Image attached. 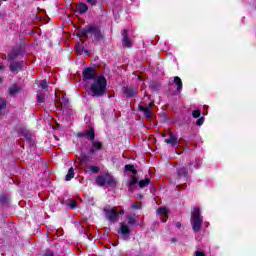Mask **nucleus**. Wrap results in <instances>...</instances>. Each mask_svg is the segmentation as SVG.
Listing matches in <instances>:
<instances>
[{"mask_svg":"<svg viewBox=\"0 0 256 256\" xmlns=\"http://www.w3.org/2000/svg\"><path fill=\"white\" fill-rule=\"evenodd\" d=\"M25 55V49L23 47H15L8 54V62L10 63L9 68L11 73H18V71H23V67H25L24 60H17L23 58Z\"/></svg>","mask_w":256,"mask_h":256,"instance_id":"1","label":"nucleus"},{"mask_svg":"<svg viewBox=\"0 0 256 256\" xmlns=\"http://www.w3.org/2000/svg\"><path fill=\"white\" fill-rule=\"evenodd\" d=\"M80 39H92L94 43H99L104 35L101 32V27L97 25H87L78 32Z\"/></svg>","mask_w":256,"mask_h":256,"instance_id":"2","label":"nucleus"},{"mask_svg":"<svg viewBox=\"0 0 256 256\" xmlns=\"http://www.w3.org/2000/svg\"><path fill=\"white\" fill-rule=\"evenodd\" d=\"M90 91L92 97H103L107 93V78L98 76L91 84Z\"/></svg>","mask_w":256,"mask_h":256,"instance_id":"3","label":"nucleus"},{"mask_svg":"<svg viewBox=\"0 0 256 256\" xmlns=\"http://www.w3.org/2000/svg\"><path fill=\"white\" fill-rule=\"evenodd\" d=\"M190 223L192 225V231L199 233L201 227H203V216H201V208L195 207L191 212Z\"/></svg>","mask_w":256,"mask_h":256,"instance_id":"4","label":"nucleus"},{"mask_svg":"<svg viewBox=\"0 0 256 256\" xmlns=\"http://www.w3.org/2000/svg\"><path fill=\"white\" fill-rule=\"evenodd\" d=\"M150 183L151 178L149 177L140 181L136 177H133L130 179V182L128 183V191L133 193L137 188V184L139 185L140 189H145V187H147Z\"/></svg>","mask_w":256,"mask_h":256,"instance_id":"5","label":"nucleus"},{"mask_svg":"<svg viewBox=\"0 0 256 256\" xmlns=\"http://www.w3.org/2000/svg\"><path fill=\"white\" fill-rule=\"evenodd\" d=\"M96 184L99 187H105V185H108L109 187H115L116 182L115 179L109 174L106 175H99L96 177Z\"/></svg>","mask_w":256,"mask_h":256,"instance_id":"6","label":"nucleus"},{"mask_svg":"<svg viewBox=\"0 0 256 256\" xmlns=\"http://www.w3.org/2000/svg\"><path fill=\"white\" fill-rule=\"evenodd\" d=\"M183 91V81L181 78L176 76L174 77V81L169 83V93L171 95H179Z\"/></svg>","mask_w":256,"mask_h":256,"instance_id":"7","label":"nucleus"},{"mask_svg":"<svg viewBox=\"0 0 256 256\" xmlns=\"http://www.w3.org/2000/svg\"><path fill=\"white\" fill-rule=\"evenodd\" d=\"M105 217L109 223H115L119 219V212L115 208L105 207L103 209Z\"/></svg>","mask_w":256,"mask_h":256,"instance_id":"8","label":"nucleus"},{"mask_svg":"<svg viewBox=\"0 0 256 256\" xmlns=\"http://www.w3.org/2000/svg\"><path fill=\"white\" fill-rule=\"evenodd\" d=\"M82 77L83 81L87 83L88 81H95L99 76L95 72V69H93L92 67H87L83 70Z\"/></svg>","mask_w":256,"mask_h":256,"instance_id":"9","label":"nucleus"},{"mask_svg":"<svg viewBox=\"0 0 256 256\" xmlns=\"http://www.w3.org/2000/svg\"><path fill=\"white\" fill-rule=\"evenodd\" d=\"M117 233L121 235L123 241H129L131 239V228L127 224H120V228Z\"/></svg>","mask_w":256,"mask_h":256,"instance_id":"10","label":"nucleus"},{"mask_svg":"<svg viewBox=\"0 0 256 256\" xmlns=\"http://www.w3.org/2000/svg\"><path fill=\"white\" fill-rule=\"evenodd\" d=\"M165 143H167L168 145H171V147H179V145H181V140H179V137H177L175 134H173L172 132L169 133L168 138H166Z\"/></svg>","mask_w":256,"mask_h":256,"instance_id":"11","label":"nucleus"},{"mask_svg":"<svg viewBox=\"0 0 256 256\" xmlns=\"http://www.w3.org/2000/svg\"><path fill=\"white\" fill-rule=\"evenodd\" d=\"M151 107H153V102H150L146 107L141 105L139 106V111L144 113V117H146V119H151L152 117Z\"/></svg>","mask_w":256,"mask_h":256,"instance_id":"12","label":"nucleus"},{"mask_svg":"<svg viewBox=\"0 0 256 256\" xmlns=\"http://www.w3.org/2000/svg\"><path fill=\"white\" fill-rule=\"evenodd\" d=\"M122 45L123 47H126L127 49H131L133 47V43H131V40L129 39V36L127 35V30H122Z\"/></svg>","mask_w":256,"mask_h":256,"instance_id":"13","label":"nucleus"},{"mask_svg":"<svg viewBox=\"0 0 256 256\" xmlns=\"http://www.w3.org/2000/svg\"><path fill=\"white\" fill-rule=\"evenodd\" d=\"M123 93L124 95H126V97H137V95H139V91L137 90V88L133 87H124Z\"/></svg>","mask_w":256,"mask_h":256,"instance_id":"14","label":"nucleus"},{"mask_svg":"<svg viewBox=\"0 0 256 256\" xmlns=\"http://www.w3.org/2000/svg\"><path fill=\"white\" fill-rule=\"evenodd\" d=\"M101 149H103V144L99 141H92V146L90 148V154L91 155H95L97 153V151H101Z\"/></svg>","mask_w":256,"mask_h":256,"instance_id":"15","label":"nucleus"},{"mask_svg":"<svg viewBox=\"0 0 256 256\" xmlns=\"http://www.w3.org/2000/svg\"><path fill=\"white\" fill-rule=\"evenodd\" d=\"M78 137H87L90 141H95V130L91 128L90 130L79 134Z\"/></svg>","mask_w":256,"mask_h":256,"instance_id":"16","label":"nucleus"},{"mask_svg":"<svg viewBox=\"0 0 256 256\" xmlns=\"http://www.w3.org/2000/svg\"><path fill=\"white\" fill-rule=\"evenodd\" d=\"M76 10L80 15H85V13L89 11V6H87L85 3H80L76 6Z\"/></svg>","mask_w":256,"mask_h":256,"instance_id":"17","label":"nucleus"},{"mask_svg":"<svg viewBox=\"0 0 256 256\" xmlns=\"http://www.w3.org/2000/svg\"><path fill=\"white\" fill-rule=\"evenodd\" d=\"M188 175H189V170H187V167L183 166L178 170V177L180 179H187Z\"/></svg>","mask_w":256,"mask_h":256,"instance_id":"18","label":"nucleus"},{"mask_svg":"<svg viewBox=\"0 0 256 256\" xmlns=\"http://www.w3.org/2000/svg\"><path fill=\"white\" fill-rule=\"evenodd\" d=\"M128 225H136L137 224V216L135 214H129L126 216Z\"/></svg>","mask_w":256,"mask_h":256,"instance_id":"19","label":"nucleus"},{"mask_svg":"<svg viewBox=\"0 0 256 256\" xmlns=\"http://www.w3.org/2000/svg\"><path fill=\"white\" fill-rule=\"evenodd\" d=\"M19 91H21V87L17 86V84H13L9 88V95H17V93H19Z\"/></svg>","mask_w":256,"mask_h":256,"instance_id":"20","label":"nucleus"},{"mask_svg":"<svg viewBox=\"0 0 256 256\" xmlns=\"http://www.w3.org/2000/svg\"><path fill=\"white\" fill-rule=\"evenodd\" d=\"M75 177V169L73 167L69 168L68 173L65 176V181H71Z\"/></svg>","mask_w":256,"mask_h":256,"instance_id":"21","label":"nucleus"},{"mask_svg":"<svg viewBox=\"0 0 256 256\" xmlns=\"http://www.w3.org/2000/svg\"><path fill=\"white\" fill-rule=\"evenodd\" d=\"M124 171H130L132 175H137V170L135 169V166L133 164H127L124 167Z\"/></svg>","mask_w":256,"mask_h":256,"instance_id":"22","label":"nucleus"},{"mask_svg":"<svg viewBox=\"0 0 256 256\" xmlns=\"http://www.w3.org/2000/svg\"><path fill=\"white\" fill-rule=\"evenodd\" d=\"M3 109H7V100L0 98V115Z\"/></svg>","mask_w":256,"mask_h":256,"instance_id":"23","label":"nucleus"},{"mask_svg":"<svg viewBox=\"0 0 256 256\" xmlns=\"http://www.w3.org/2000/svg\"><path fill=\"white\" fill-rule=\"evenodd\" d=\"M66 204L69 205L70 209H77V202L73 199L68 200Z\"/></svg>","mask_w":256,"mask_h":256,"instance_id":"24","label":"nucleus"},{"mask_svg":"<svg viewBox=\"0 0 256 256\" xmlns=\"http://www.w3.org/2000/svg\"><path fill=\"white\" fill-rule=\"evenodd\" d=\"M157 213H158V215H167V213H169V209H167V208H158Z\"/></svg>","mask_w":256,"mask_h":256,"instance_id":"25","label":"nucleus"},{"mask_svg":"<svg viewBox=\"0 0 256 256\" xmlns=\"http://www.w3.org/2000/svg\"><path fill=\"white\" fill-rule=\"evenodd\" d=\"M192 117L194 118V119H199V117H201V110H194V111H192Z\"/></svg>","mask_w":256,"mask_h":256,"instance_id":"26","label":"nucleus"},{"mask_svg":"<svg viewBox=\"0 0 256 256\" xmlns=\"http://www.w3.org/2000/svg\"><path fill=\"white\" fill-rule=\"evenodd\" d=\"M39 87H41V89H45L47 91V89H49V86L47 85V80L40 81Z\"/></svg>","mask_w":256,"mask_h":256,"instance_id":"27","label":"nucleus"},{"mask_svg":"<svg viewBox=\"0 0 256 256\" xmlns=\"http://www.w3.org/2000/svg\"><path fill=\"white\" fill-rule=\"evenodd\" d=\"M38 103L45 102V94H37Z\"/></svg>","mask_w":256,"mask_h":256,"instance_id":"28","label":"nucleus"},{"mask_svg":"<svg viewBox=\"0 0 256 256\" xmlns=\"http://www.w3.org/2000/svg\"><path fill=\"white\" fill-rule=\"evenodd\" d=\"M132 209H141V202H134L131 204Z\"/></svg>","mask_w":256,"mask_h":256,"instance_id":"29","label":"nucleus"},{"mask_svg":"<svg viewBox=\"0 0 256 256\" xmlns=\"http://www.w3.org/2000/svg\"><path fill=\"white\" fill-rule=\"evenodd\" d=\"M203 123H205V117H200L197 121H196V125L198 127H201V125H203Z\"/></svg>","mask_w":256,"mask_h":256,"instance_id":"30","label":"nucleus"},{"mask_svg":"<svg viewBox=\"0 0 256 256\" xmlns=\"http://www.w3.org/2000/svg\"><path fill=\"white\" fill-rule=\"evenodd\" d=\"M201 163H202L201 159L199 158L196 159L194 164V169H199L201 167Z\"/></svg>","mask_w":256,"mask_h":256,"instance_id":"31","label":"nucleus"},{"mask_svg":"<svg viewBox=\"0 0 256 256\" xmlns=\"http://www.w3.org/2000/svg\"><path fill=\"white\" fill-rule=\"evenodd\" d=\"M89 169L91 173H99V167L97 166H90Z\"/></svg>","mask_w":256,"mask_h":256,"instance_id":"32","label":"nucleus"},{"mask_svg":"<svg viewBox=\"0 0 256 256\" xmlns=\"http://www.w3.org/2000/svg\"><path fill=\"white\" fill-rule=\"evenodd\" d=\"M86 3L91 5V7H95V5H97V0H86Z\"/></svg>","mask_w":256,"mask_h":256,"instance_id":"33","label":"nucleus"},{"mask_svg":"<svg viewBox=\"0 0 256 256\" xmlns=\"http://www.w3.org/2000/svg\"><path fill=\"white\" fill-rule=\"evenodd\" d=\"M44 256H57V254L53 253L51 250H46Z\"/></svg>","mask_w":256,"mask_h":256,"instance_id":"34","label":"nucleus"},{"mask_svg":"<svg viewBox=\"0 0 256 256\" xmlns=\"http://www.w3.org/2000/svg\"><path fill=\"white\" fill-rule=\"evenodd\" d=\"M7 201H8V198L6 196H2L0 198V203H2V205H5V203H7Z\"/></svg>","mask_w":256,"mask_h":256,"instance_id":"35","label":"nucleus"},{"mask_svg":"<svg viewBox=\"0 0 256 256\" xmlns=\"http://www.w3.org/2000/svg\"><path fill=\"white\" fill-rule=\"evenodd\" d=\"M79 159H80V162H81V163H87V161H88L86 155L81 156Z\"/></svg>","mask_w":256,"mask_h":256,"instance_id":"36","label":"nucleus"},{"mask_svg":"<svg viewBox=\"0 0 256 256\" xmlns=\"http://www.w3.org/2000/svg\"><path fill=\"white\" fill-rule=\"evenodd\" d=\"M76 51H77V53H81V47L76 46Z\"/></svg>","mask_w":256,"mask_h":256,"instance_id":"37","label":"nucleus"},{"mask_svg":"<svg viewBox=\"0 0 256 256\" xmlns=\"http://www.w3.org/2000/svg\"><path fill=\"white\" fill-rule=\"evenodd\" d=\"M62 101H64V105H67V103H69L68 100H65V97L62 98Z\"/></svg>","mask_w":256,"mask_h":256,"instance_id":"38","label":"nucleus"},{"mask_svg":"<svg viewBox=\"0 0 256 256\" xmlns=\"http://www.w3.org/2000/svg\"><path fill=\"white\" fill-rule=\"evenodd\" d=\"M176 227H177V229H181V224H180V222H177V223H176Z\"/></svg>","mask_w":256,"mask_h":256,"instance_id":"39","label":"nucleus"},{"mask_svg":"<svg viewBox=\"0 0 256 256\" xmlns=\"http://www.w3.org/2000/svg\"><path fill=\"white\" fill-rule=\"evenodd\" d=\"M137 199H143V195L142 194H138L137 195Z\"/></svg>","mask_w":256,"mask_h":256,"instance_id":"40","label":"nucleus"},{"mask_svg":"<svg viewBox=\"0 0 256 256\" xmlns=\"http://www.w3.org/2000/svg\"><path fill=\"white\" fill-rule=\"evenodd\" d=\"M120 215H125V210H120Z\"/></svg>","mask_w":256,"mask_h":256,"instance_id":"41","label":"nucleus"},{"mask_svg":"<svg viewBox=\"0 0 256 256\" xmlns=\"http://www.w3.org/2000/svg\"><path fill=\"white\" fill-rule=\"evenodd\" d=\"M3 69H5V67L2 64H0V71H3Z\"/></svg>","mask_w":256,"mask_h":256,"instance_id":"42","label":"nucleus"},{"mask_svg":"<svg viewBox=\"0 0 256 256\" xmlns=\"http://www.w3.org/2000/svg\"><path fill=\"white\" fill-rule=\"evenodd\" d=\"M0 83H3V79L0 77Z\"/></svg>","mask_w":256,"mask_h":256,"instance_id":"43","label":"nucleus"},{"mask_svg":"<svg viewBox=\"0 0 256 256\" xmlns=\"http://www.w3.org/2000/svg\"><path fill=\"white\" fill-rule=\"evenodd\" d=\"M191 165H193V163H190V164H189V167H191Z\"/></svg>","mask_w":256,"mask_h":256,"instance_id":"44","label":"nucleus"}]
</instances>
